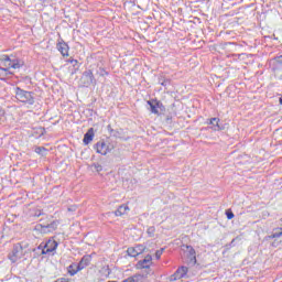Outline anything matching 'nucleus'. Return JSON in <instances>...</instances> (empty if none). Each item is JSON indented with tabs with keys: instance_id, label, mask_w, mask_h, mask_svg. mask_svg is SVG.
<instances>
[{
	"instance_id": "nucleus-1",
	"label": "nucleus",
	"mask_w": 282,
	"mask_h": 282,
	"mask_svg": "<svg viewBox=\"0 0 282 282\" xmlns=\"http://www.w3.org/2000/svg\"><path fill=\"white\" fill-rule=\"evenodd\" d=\"M15 98L19 102H23L24 105L32 106L35 102L34 93L21 89L19 87L15 88Z\"/></svg>"
},
{
	"instance_id": "nucleus-26",
	"label": "nucleus",
	"mask_w": 282,
	"mask_h": 282,
	"mask_svg": "<svg viewBox=\"0 0 282 282\" xmlns=\"http://www.w3.org/2000/svg\"><path fill=\"white\" fill-rule=\"evenodd\" d=\"M1 122H6V110L0 107V124Z\"/></svg>"
},
{
	"instance_id": "nucleus-10",
	"label": "nucleus",
	"mask_w": 282,
	"mask_h": 282,
	"mask_svg": "<svg viewBox=\"0 0 282 282\" xmlns=\"http://www.w3.org/2000/svg\"><path fill=\"white\" fill-rule=\"evenodd\" d=\"M57 50L61 52L62 56H69V45L63 40L57 43Z\"/></svg>"
},
{
	"instance_id": "nucleus-19",
	"label": "nucleus",
	"mask_w": 282,
	"mask_h": 282,
	"mask_svg": "<svg viewBox=\"0 0 282 282\" xmlns=\"http://www.w3.org/2000/svg\"><path fill=\"white\" fill-rule=\"evenodd\" d=\"M105 142H106L108 153H111L113 149H116V142L111 141V139H107V141Z\"/></svg>"
},
{
	"instance_id": "nucleus-18",
	"label": "nucleus",
	"mask_w": 282,
	"mask_h": 282,
	"mask_svg": "<svg viewBox=\"0 0 282 282\" xmlns=\"http://www.w3.org/2000/svg\"><path fill=\"white\" fill-rule=\"evenodd\" d=\"M282 237V228H275L273 229V232L270 236V239H279Z\"/></svg>"
},
{
	"instance_id": "nucleus-16",
	"label": "nucleus",
	"mask_w": 282,
	"mask_h": 282,
	"mask_svg": "<svg viewBox=\"0 0 282 282\" xmlns=\"http://www.w3.org/2000/svg\"><path fill=\"white\" fill-rule=\"evenodd\" d=\"M67 272L70 276L78 274V272H80V270H78V264L73 263V264L68 265Z\"/></svg>"
},
{
	"instance_id": "nucleus-6",
	"label": "nucleus",
	"mask_w": 282,
	"mask_h": 282,
	"mask_svg": "<svg viewBox=\"0 0 282 282\" xmlns=\"http://www.w3.org/2000/svg\"><path fill=\"white\" fill-rule=\"evenodd\" d=\"M153 263V257L148 254L143 260L137 262V270H150L151 264Z\"/></svg>"
},
{
	"instance_id": "nucleus-36",
	"label": "nucleus",
	"mask_w": 282,
	"mask_h": 282,
	"mask_svg": "<svg viewBox=\"0 0 282 282\" xmlns=\"http://www.w3.org/2000/svg\"><path fill=\"white\" fill-rule=\"evenodd\" d=\"M68 210H72V208H68Z\"/></svg>"
},
{
	"instance_id": "nucleus-38",
	"label": "nucleus",
	"mask_w": 282,
	"mask_h": 282,
	"mask_svg": "<svg viewBox=\"0 0 282 282\" xmlns=\"http://www.w3.org/2000/svg\"><path fill=\"white\" fill-rule=\"evenodd\" d=\"M280 282H282V281H280Z\"/></svg>"
},
{
	"instance_id": "nucleus-32",
	"label": "nucleus",
	"mask_w": 282,
	"mask_h": 282,
	"mask_svg": "<svg viewBox=\"0 0 282 282\" xmlns=\"http://www.w3.org/2000/svg\"><path fill=\"white\" fill-rule=\"evenodd\" d=\"M278 63L282 65V55L278 57Z\"/></svg>"
},
{
	"instance_id": "nucleus-29",
	"label": "nucleus",
	"mask_w": 282,
	"mask_h": 282,
	"mask_svg": "<svg viewBox=\"0 0 282 282\" xmlns=\"http://www.w3.org/2000/svg\"><path fill=\"white\" fill-rule=\"evenodd\" d=\"M227 219H235V214L231 210L226 212Z\"/></svg>"
},
{
	"instance_id": "nucleus-34",
	"label": "nucleus",
	"mask_w": 282,
	"mask_h": 282,
	"mask_svg": "<svg viewBox=\"0 0 282 282\" xmlns=\"http://www.w3.org/2000/svg\"><path fill=\"white\" fill-rule=\"evenodd\" d=\"M231 243H235V239L231 240Z\"/></svg>"
},
{
	"instance_id": "nucleus-4",
	"label": "nucleus",
	"mask_w": 282,
	"mask_h": 282,
	"mask_svg": "<svg viewBox=\"0 0 282 282\" xmlns=\"http://www.w3.org/2000/svg\"><path fill=\"white\" fill-rule=\"evenodd\" d=\"M25 254L23 251V246L21 243H17L13 246V250L11 253H9V259L12 263H17L19 259H22V257Z\"/></svg>"
},
{
	"instance_id": "nucleus-9",
	"label": "nucleus",
	"mask_w": 282,
	"mask_h": 282,
	"mask_svg": "<svg viewBox=\"0 0 282 282\" xmlns=\"http://www.w3.org/2000/svg\"><path fill=\"white\" fill-rule=\"evenodd\" d=\"M95 149L100 155H107V153H109V150L107 149V142H105L104 140L98 141L95 144Z\"/></svg>"
},
{
	"instance_id": "nucleus-14",
	"label": "nucleus",
	"mask_w": 282,
	"mask_h": 282,
	"mask_svg": "<svg viewBox=\"0 0 282 282\" xmlns=\"http://www.w3.org/2000/svg\"><path fill=\"white\" fill-rule=\"evenodd\" d=\"M148 105L150 107L151 113H154L155 116L160 115V110H158V101H156V99L148 100Z\"/></svg>"
},
{
	"instance_id": "nucleus-30",
	"label": "nucleus",
	"mask_w": 282,
	"mask_h": 282,
	"mask_svg": "<svg viewBox=\"0 0 282 282\" xmlns=\"http://www.w3.org/2000/svg\"><path fill=\"white\" fill-rule=\"evenodd\" d=\"M94 169H95L98 173H100V171H102V165H100V164H98V163H95V164H94Z\"/></svg>"
},
{
	"instance_id": "nucleus-31",
	"label": "nucleus",
	"mask_w": 282,
	"mask_h": 282,
	"mask_svg": "<svg viewBox=\"0 0 282 282\" xmlns=\"http://www.w3.org/2000/svg\"><path fill=\"white\" fill-rule=\"evenodd\" d=\"M41 215H43V213L41 210H37L35 212L34 217H41Z\"/></svg>"
},
{
	"instance_id": "nucleus-25",
	"label": "nucleus",
	"mask_w": 282,
	"mask_h": 282,
	"mask_svg": "<svg viewBox=\"0 0 282 282\" xmlns=\"http://www.w3.org/2000/svg\"><path fill=\"white\" fill-rule=\"evenodd\" d=\"M148 237H155V227H149L148 230Z\"/></svg>"
},
{
	"instance_id": "nucleus-23",
	"label": "nucleus",
	"mask_w": 282,
	"mask_h": 282,
	"mask_svg": "<svg viewBox=\"0 0 282 282\" xmlns=\"http://www.w3.org/2000/svg\"><path fill=\"white\" fill-rule=\"evenodd\" d=\"M107 129H108L109 133H112V135H113L115 138H118V137L120 135V132H118V130H113V128H111V124H109V126L107 127Z\"/></svg>"
},
{
	"instance_id": "nucleus-3",
	"label": "nucleus",
	"mask_w": 282,
	"mask_h": 282,
	"mask_svg": "<svg viewBox=\"0 0 282 282\" xmlns=\"http://www.w3.org/2000/svg\"><path fill=\"white\" fill-rule=\"evenodd\" d=\"M58 248V242L53 239H48L45 243H41L39 246V250H42V254H50V252H54Z\"/></svg>"
},
{
	"instance_id": "nucleus-7",
	"label": "nucleus",
	"mask_w": 282,
	"mask_h": 282,
	"mask_svg": "<svg viewBox=\"0 0 282 282\" xmlns=\"http://www.w3.org/2000/svg\"><path fill=\"white\" fill-rule=\"evenodd\" d=\"M188 274L187 267H180L171 276L170 281H180V279H184V276Z\"/></svg>"
},
{
	"instance_id": "nucleus-27",
	"label": "nucleus",
	"mask_w": 282,
	"mask_h": 282,
	"mask_svg": "<svg viewBox=\"0 0 282 282\" xmlns=\"http://www.w3.org/2000/svg\"><path fill=\"white\" fill-rule=\"evenodd\" d=\"M68 63H70L75 69H78V61L77 59L69 58Z\"/></svg>"
},
{
	"instance_id": "nucleus-28",
	"label": "nucleus",
	"mask_w": 282,
	"mask_h": 282,
	"mask_svg": "<svg viewBox=\"0 0 282 282\" xmlns=\"http://www.w3.org/2000/svg\"><path fill=\"white\" fill-rule=\"evenodd\" d=\"M163 253H164V248H161L160 250H156V252H155L156 259H161Z\"/></svg>"
},
{
	"instance_id": "nucleus-21",
	"label": "nucleus",
	"mask_w": 282,
	"mask_h": 282,
	"mask_svg": "<svg viewBox=\"0 0 282 282\" xmlns=\"http://www.w3.org/2000/svg\"><path fill=\"white\" fill-rule=\"evenodd\" d=\"M35 153H37V155L45 156L47 155V149H45L44 147H37L35 148Z\"/></svg>"
},
{
	"instance_id": "nucleus-22",
	"label": "nucleus",
	"mask_w": 282,
	"mask_h": 282,
	"mask_svg": "<svg viewBox=\"0 0 282 282\" xmlns=\"http://www.w3.org/2000/svg\"><path fill=\"white\" fill-rule=\"evenodd\" d=\"M207 123L212 124L213 127H217V129H219V118H212Z\"/></svg>"
},
{
	"instance_id": "nucleus-13",
	"label": "nucleus",
	"mask_w": 282,
	"mask_h": 282,
	"mask_svg": "<svg viewBox=\"0 0 282 282\" xmlns=\"http://www.w3.org/2000/svg\"><path fill=\"white\" fill-rule=\"evenodd\" d=\"M94 128H89L88 131L84 134V144H89L94 140Z\"/></svg>"
},
{
	"instance_id": "nucleus-33",
	"label": "nucleus",
	"mask_w": 282,
	"mask_h": 282,
	"mask_svg": "<svg viewBox=\"0 0 282 282\" xmlns=\"http://www.w3.org/2000/svg\"><path fill=\"white\" fill-rule=\"evenodd\" d=\"M279 102H280V105H282V97L279 98Z\"/></svg>"
},
{
	"instance_id": "nucleus-35",
	"label": "nucleus",
	"mask_w": 282,
	"mask_h": 282,
	"mask_svg": "<svg viewBox=\"0 0 282 282\" xmlns=\"http://www.w3.org/2000/svg\"><path fill=\"white\" fill-rule=\"evenodd\" d=\"M162 85L164 86V85H166L165 83H162Z\"/></svg>"
},
{
	"instance_id": "nucleus-2",
	"label": "nucleus",
	"mask_w": 282,
	"mask_h": 282,
	"mask_svg": "<svg viewBox=\"0 0 282 282\" xmlns=\"http://www.w3.org/2000/svg\"><path fill=\"white\" fill-rule=\"evenodd\" d=\"M0 63H2L4 69H20L23 64L17 58H10L8 55L0 56Z\"/></svg>"
},
{
	"instance_id": "nucleus-11",
	"label": "nucleus",
	"mask_w": 282,
	"mask_h": 282,
	"mask_svg": "<svg viewBox=\"0 0 282 282\" xmlns=\"http://www.w3.org/2000/svg\"><path fill=\"white\" fill-rule=\"evenodd\" d=\"M42 232H54L58 228V221L53 220L51 224L41 225Z\"/></svg>"
},
{
	"instance_id": "nucleus-20",
	"label": "nucleus",
	"mask_w": 282,
	"mask_h": 282,
	"mask_svg": "<svg viewBox=\"0 0 282 282\" xmlns=\"http://www.w3.org/2000/svg\"><path fill=\"white\" fill-rule=\"evenodd\" d=\"M127 252L129 257H138V254H140V251L133 247L128 248Z\"/></svg>"
},
{
	"instance_id": "nucleus-15",
	"label": "nucleus",
	"mask_w": 282,
	"mask_h": 282,
	"mask_svg": "<svg viewBox=\"0 0 282 282\" xmlns=\"http://www.w3.org/2000/svg\"><path fill=\"white\" fill-rule=\"evenodd\" d=\"M89 265V257H83L79 263L77 264V270H85Z\"/></svg>"
},
{
	"instance_id": "nucleus-37",
	"label": "nucleus",
	"mask_w": 282,
	"mask_h": 282,
	"mask_svg": "<svg viewBox=\"0 0 282 282\" xmlns=\"http://www.w3.org/2000/svg\"><path fill=\"white\" fill-rule=\"evenodd\" d=\"M40 1H45V0H40Z\"/></svg>"
},
{
	"instance_id": "nucleus-5",
	"label": "nucleus",
	"mask_w": 282,
	"mask_h": 282,
	"mask_svg": "<svg viewBox=\"0 0 282 282\" xmlns=\"http://www.w3.org/2000/svg\"><path fill=\"white\" fill-rule=\"evenodd\" d=\"M80 83L84 87H89L90 85H94V83H96V78L94 77V73L91 72V69L83 73Z\"/></svg>"
},
{
	"instance_id": "nucleus-24",
	"label": "nucleus",
	"mask_w": 282,
	"mask_h": 282,
	"mask_svg": "<svg viewBox=\"0 0 282 282\" xmlns=\"http://www.w3.org/2000/svg\"><path fill=\"white\" fill-rule=\"evenodd\" d=\"M156 109H160V111H166V107H164V104L162 101L156 99Z\"/></svg>"
},
{
	"instance_id": "nucleus-17",
	"label": "nucleus",
	"mask_w": 282,
	"mask_h": 282,
	"mask_svg": "<svg viewBox=\"0 0 282 282\" xmlns=\"http://www.w3.org/2000/svg\"><path fill=\"white\" fill-rule=\"evenodd\" d=\"M129 210V206L127 205H121L119 208L115 212L116 217H122Z\"/></svg>"
},
{
	"instance_id": "nucleus-12",
	"label": "nucleus",
	"mask_w": 282,
	"mask_h": 282,
	"mask_svg": "<svg viewBox=\"0 0 282 282\" xmlns=\"http://www.w3.org/2000/svg\"><path fill=\"white\" fill-rule=\"evenodd\" d=\"M14 73L9 70V68L0 67V80H8V78H12Z\"/></svg>"
},
{
	"instance_id": "nucleus-8",
	"label": "nucleus",
	"mask_w": 282,
	"mask_h": 282,
	"mask_svg": "<svg viewBox=\"0 0 282 282\" xmlns=\"http://www.w3.org/2000/svg\"><path fill=\"white\" fill-rule=\"evenodd\" d=\"M187 248V265H195L197 263V253L195 252V249L192 246H186Z\"/></svg>"
}]
</instances>
